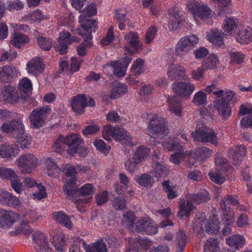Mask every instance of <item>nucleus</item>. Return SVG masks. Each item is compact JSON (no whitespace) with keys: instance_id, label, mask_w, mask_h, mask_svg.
<instances>
[{"instance_id":"obj_41","label":"nucleus","mask_w":252,"mask_h":252,"mask_svg":"<svg viewBox=\"0 0 252 252\" xmlns=\"http://www.w3.org/2000/svg\"><path fill=\"white\" fill-rule=\"evenodd\" d=\"M192 102L196 105H205L207 104V94L202 91H199L194 95Z\"/></svg>"},{"instance_id":"obj_25","label":"nucleus","mask_w":252,"mask_h":252,"mask_svg":"<svg viewBox=\"0 0 252 252\" xmlns=\"http://www.w3.org/2000/svg\"><path fill=\"white\" fill-rule=\"evenodd\" d=\"M241 26L238 25L237 19L233 17H227L223 23V29L225 35L236 34L237 30Z\"/></svg>"},{"instance_id":"obj_17","label":"nucleus","mask_w":252,"mask_h":252,"mask_svg":"<svg viewBox=\"0 0 252 252\" xmlns=\"http://www.w3.org/2000/svg\"><path fill=\"white\" fill-rule=\"evenodd\" d=\"M188 6L191 10L194 18L199 17L201 19L206 18L211 14V9L206 5H202L196 1H192L188 4Z\"/></svg>"},{"instance_id":"obj_28","label":"nucleus","mask_w":252,"mask_h":252,"mask_svg":"<svg viewBox=\"0 0 252 252\" xmlns=\"http://www.w3.org/2000/svg\"><path fill=\"white\" fill-rule=\"evenodd\" d=\"M112 99H117L124 95L127 91V87L117 81L112 82L110 85Z\"/></svg>"},{"instance_id":"obj_23","label":"nucleus","mask_w":252,"mask_h":252,"mask_svg":"<svg viewBox=\"0 0 252 252\" xmlns=\"http://www.w3.org/2000/svg\"><path fill=\"white\" fill-rule=\"evenodd\" d=\"M18 74L16 68L13 66L4 65L0 67V81L2 82L8 83Z\"/></svg>"},{"instance_id":"obj_60","label":"nucleus","mask_w":252,"mask_h":252,"mask_svg":"<svg viewBox=\"0 0 252 252\" xmlns=\"http://www.w3.org/2000/svg\"><path fill=\"white\" fill-rule=\"evenodd\" d=\"M7 9L9 11L14 10H18L24 7V3L19 0H16L14 1H6Z\"/></svg>"},{"instance_id":"obj_36","label":"nucleus","mask_w":252,"mask_h":252,"mask_svg":"<svg viewBox=\"0 0 252 252\" xmlns=\"http://www.w3.org/2000/svg\"><path fill=\"white\" fill-rule=\"evenodd\" d=\"M46 163L47 168V174L53 177L58 176L60 173L61 169L51 158L46 159Z\"/></svg>"},{"instance_id":"obj_11","label":"nucleus","mask_w":252,"mask_h":252,"mask_svg":"<svg viewBox=\"0 0 252 252\" xmlns=\"http://www.w3.org/2000/svg\"><path fill=\"white\" fill-rule=\"evenodd\" d=\"M18 166L23 173H31L37 164L38 159L32 154H26L19 157Z\"/></svg>"},{"instance_id":"obj_35","label":"nucleus","mask_w":252,"mask_h":252,"mask_svg":"<svg viewBox=\"0 0 252 252\" xmlns=\"http://www.w3.org/2000/svg\"><path fill=\"white\" fill-rule=\"evenodd\" d=\"M203 230L200 231H205L209 234L217 233L220 229L219 223L217 221H215L213 220L205 221L203 223Z\"/></svg>"},{"instance_id":"obj_55","label":"nucleus","mask_w":252,"mask_h":252,"mask_svg":"<svg viewBox=\"0 0 252 252\" xmlns=\"http://www.w3.org/2000/svg\"><path fill=\"white\" fill-rule=\"evenodd\" d=\"M15 172L11 168L2 167L0 168V178L10 180L16 175Z\"/></svg>"},{"instance_id":"obj_15","label":"nucleus","mask_w":252,"mask_h":252,"mask_svg":"<svg viewBox=\"0 0 252 252\" xmlns=\"http://www.w3.org/2000/svg\"><path fill=\"white\" fill-rule=\"evenodd\" d=\"M18 89L21 94L20 101L22 103H24L30 100L32 86L29 79L26 77L22 79L19 82Z\"/></svg>"},{"instance_id":"obj_52","label":"nucleus","mask_w":252,"mask_h":252,"mask_svg":"<svg viewBox=\"0 0 252 252\" xmlns=\"http://www.w3.org/2000/svg\"><path fill=\"white\" fill-rule=\"evenodd\" d=\"M36 41L40 48L44 50L49 51L51 48L52 42L49 38L39 36L36 38Z\"/></svg>"},{"instance_id":"obj_51","label":"nucleus","mask_w":252,"mask_h":252,"mask_svg":"<svg viewBox=\"0 0 252 252\" xmlns=\"http://www.w3.org/2000/svg\"><path fill=\"white\" fill-rule=\"evenodd\" d=\"M136 181L144 187L151 186L154 182L152 176L148 174H143L141 175Z\"/></svg>"},{"instance_id":"obj_30","label":"nucleus","mask_w":252,"mask_h":252,"mask_svg":"<svg viewBox=\"0 0 252 252\" xmlns=\"http://www.w3.org/2000/svg\"><path fill=\"white\" fill-rule=\"evenodd\" d=\"M53 217L58 223L70 229L72 228V223L69 216L63 212H55L53 213Z\"/></svg>"},{"instance_id":"obj_54","label":"nucleus","mask_w":252,"mask_h":252,"mask_svg":"<svg viewBox=\"0 0 252 252\" xmlns=\"http://www.w3.org/2000/svg\"><path fill=\"white\" fill-rule=\"evenodd\" d=\"M116 127L115 126L113 127L110 125H107L104 126L102 132L103 138L107 141H110L111 137L114 138Z\"/></svg>"},{"instance_id":"obj_16","label":"nucleus","mask_w":252,"mask_h":252,"mask_svg":"<svg viewBox=\"0 0 252 252\" xmlns=\"http://www.w3.org/2000/svg\"><path fill=\"white\" fill-rule=\"evenodd\" d=\"M70 104L76 115L83 114L85 111L84 109L87 106L85 94H81L72 97L70 101Z\"/></svg>"},{"instance_id":"obj_46","label":"nucleus","mask_w":252,"mask_h":252,"mask_svg":"<svg viewBox=\"0 0 252 252\" xmlns=\"http://www.w3.org/2000/svg\"><path fill=\"white\" fill-rule=\"evenodd\" d=\"M111 66L114 68V74L118 77H123L126 74V68L118 62L111 63Z\"/></svg>"},{"instance_id":"obj_1","label":"nucleus","mask_w":252,"mask_h":252,"mask_svg":"<svg viewBox=\"0 0 252 252\" xmlns=\"http://www.w3.org/2000/svg\"><path fill=\"white\" fill-rule=\"evenodd\" d=\"M213 95L217 96L213 101L214 107L218 111L222 120H227L231 114L230 104L237 101L235 93L230 90L224 92L219 88L213 92Z\"/></svg>"},{"instance_id":"obj_7","label":"nucleus","mask_w":252,"mask_h":252,"mask_svg":"<svg viewBox=\"0 0 252 252\" xmlns=\"http://www.w3.org/2000/svg\"><path fill=\"white\" fill-rule=\"evenodd\" d=\"M149 134L154 138L161 139L168 135L169 130L165 125V120L158 117L157 115L152 116L149 125Z\"/></svg>"},{"instance_id":"obj_9","label":"nucleus","mask_w":252,"mask_h":252,"mask_svg":"<svg viewBox=\"0 0 252 252\" xmlns=\"http://www.w3.org/2000/svg\"><path fill=\"white\" fill-rule=\"evenodd\" d=\"M51 109L47 106L40 107L33 109L29 116V120L33 127L42 126Z\"/></svg>"},{"instance_id":"obj_49","label":"nucleus","mask_w":252,"mask_h":252,"mask_svg":"<svg viewBox=\"0 0 252 252\" xmlns=\"http://www.w3.org/2000/svg\"><path fill=\"white\" fill-rule=\"evenodd\" d=\"M115 18L119 22V28L123 30L125 27L124 23L126 22V14L122 9H116L115 11Z\"/></svg>"},{"instance_id":"obj_53","label":"nucleus","mask_w":252,"mask_h":252,"mask_svg":"<svg viewBox=\"0 0 252 252\" xmlns=\"http://www.w3.org/2000/svg\"><path fill=\"white\" fill-rule=\"evenodd\" d=\"M144 63V61L140 58L136 59L133 63L131 67V72L134 75H139L143 72L142 66Z\"/></svg>"},{"instance_id":"obj_27","label":"nucleus","mask_w":252,"mask_h":252,"mask_svg":"<svg viewBox=\"0 0 252 252\" xmlns=\"http://www.w3.org/2000/svg\"><path fill=\"white\" fill-rule=\"evenodd\" d=\"M237 40L242 43L248 44L252 41V29L250 27L243 29L240 26L236 32Z\"/></svg>"},{"instance_id":"obj_45","label":"nucleus","mask_w":252,"mask_h":252,"mask_svg":"<svg viewBox=\"0 0 252 252\" xmlns=\"http://www.w3.org/2000/svg\"><path fill=\"white\" fill-rule=\"evenodd\" d=\"M22 232L25 235H29L31 233L32 230L28 224V222L22 221L20 225L16 227L15 231H11V235H16Z\"/></svg>"},{"instance_id":"obj_33","label":"nucleus","mask_w":252,"mask_h":252,"mask_svg":"<svg viewBox=\"0 0 252 252\" xmlns=\"http://www.w3.org/2000/svg\"><path fill=\"white\" fill-rule=\"evenodd\" d=\"M227 243L233 249L236 250L243 247L245 244V239L240 235H233L226 239Z\"/></svg>"},{"instance_id":"obj_8","label":"nucleus","mask_w":252,"mask_h":252,"mask_svg":"<svg viewBox=\"0 0 252 252\" xmlns=\"http://www.w3.org/2000/svg\"><path fill=\"white\" fill-rule=\"evenodd\" d=\"M198 41V38L194 34L182 38L176 46L175 51L176 56L184 58L188 53L194 48Z\"/></svg>"},{"instance_id":"obj_13","label":"nucleus","mask_w":252,"mask_h":252,"mask_svg":"<svg viewBox=\"0 0 252 252\" xmlns=\"http://www.w3.org/2000/svg\"><path fill=\"white\" fill-rule=\"evenodd\" d=\"M19 216L11 211L0 209V227L9 228L18 220Z\"/></svg>"},{"instance_id":"obj_50","label":"nucleus","mask_w":252,"mask_h":252,"mask_svg":"<svg viewBox=\"0 0 252 252\" xmlns=\"http://www.w3.org/2000/svg\"><path fill=\"white\" fill-rule=\"evenodd\" d=\"M10 181V185L14 190L18 193H20L23 190V185L17 175L16 174Z\"/></svg>"},{"instance_id":"obj_62","label":"nucleus","mask_w":252,"mask_h":252,"mask_svg":"<svg viewBox=\"0 0 252 252\" xmlns=\"http://www.w3.org/2000/svg\"><path fill=\"white\" fill-rule=\"evenodd\" d=\"M96 148L101 153L106 155L110 150V147H107L105 142L102 140H96L94 142Z\"/></svg>"},{"instance_id":"obj_40","label":"nucleus","mask_w":252,"mask_h":252,"mask_svg":"<svg viewBox=\"0 0 252 252\" xmlns=\"http://www.w3.org/2000/svg\"><path fill=\"white\" fill-rule=\"evenodd\" d=\"M163 147L169 151H176L177 152L183 151L184 150L179 142L169 141H165L162 143Z\"/></svg>"},{"instance_id":"obj_43","label":"nucleus","mask_w":252,"mask_h":252,"mask_svg":"<svg viewBox=\"0 0 252 252\" xmlns=\"http://www.w3.org/2000/svg\"><path fill=\"white\" fill-rule=\"evenodd\" d=\"M182 20L180 18L178 12L171 13L169 27L171 30H175L180 27Z\"/></svg>"},{"instance_id":"obj_19","label":"nucleus","mask_w":252,"mask_h":252,"mask_svg":"<svg viewBox=\"0 0 252 252\" xmlns=\"http://www.w3.org/2000/svg\"><path fill=\"white\" fill-rule=\"evenodd\" d=\"M74 140L69 145L67 149V153L70 155H74L78 154L79 156L85 157L87 154V150L85 148L81 146L80 144L83 142V140L75 135H73V139Z\"/></svg>"},{"instance_id":"obj_58","label":"nucleus","mask_w":252,"mask_h":252,"mask_svg":"<svg viewBox=\"0 0 252 252\" xmlns=\"http://www.w3.org/2000/svg\"><path fill=\"white\" fill-rule=\"evenodd\" d=\"M186 153L187 151L185 152L184 150L183 151L176 152L171 155L170 160L174 164L179 165L181 161L185 158Z\"/></svg>"},{"instance_id":"obj_44","label":"nucleus","mask_w":252,"mask_h":252,"mask_svg":"<svg viewBox=\"0 0 252 252\" xmlns=\"http://www.w3.org/2000/svg\"><path fill=\"white\" fill-rule=\"evenodd\" d=\"M205 214L204 213H197L196 217L197 219L193 223V229L194 231L200 232V230H203V223L204 222Z\"/></svg>"},{"instance_id":"obj_57","label":"nucleus","mask_w":252,"mask_h":252,"mask_svg":"<svg viewBox=\"0 0 252 252\" xmlns=\"http://www.w3.org/2000/svg\"><path fill=\"white\" fill-rule=\"evenodd\" d=\"M229 55L231 58V63H236L238 64L243 63L245 57V56L243 53L238 52H230Z\"/></svg>"},{"instance_id":"obj_37","label":"nucleus","mask_w":252,"mask_h":252,"mask_svg":"<svg viewBox=\"0 0 252 252\" xmlns=\"http://www.w3.org/2000/svg\"><path fill=\"white\" fill-rule=\"evenodd\" d=\"M111 204L115 210H123L126 208V199L121 196H117L111 200Z\"/></svg>"},{"instance_id":"obj_21","label":"nucleus","mask_w":252,"mask_h":252,"mask_svg":"<svg viewBox=\"0 0 252 252\" xmlns=\"http://www.w3.org/2000/svg\"><path fill=\"white\" fill-rule=\"evenodd\" d=\"M75 242L81 243L82 242L86 252H107L106 246L102 239L98 240L93 243L90 247L87 245L85 241H82L79 237L76 238Z\"/></svg>"},{"instance_id":"obj_61","label":"nucleus","mask_w":252,"mask_h":252,"mask_svg":"<svg viewBox=\"0 0 252 252\" xmlns=\"http://www.w3.org/2000/svg\"><path fill=\"white\" fill-rule=\"evenodd\" d=\"M147 223L144 233L148 235L155 234L158 232V227L153 221L149 219L147 220Z\"/></svg>"},{"instance_id":"obj_5","label":"nucleus","mask_w":252,"mask_h":252,"mask_svg":"<svg viewBox=\"0 0 252 252\" xmlns=\"http://www.w3.org/2000/svg\"><path fill=\"white\" fill-rule=\"evenodd\" d=\"M82 29L76 30L78 34L84 36L85 38L79 46L77 50L79 55L83 56L86 54V47L88 45H91L90 40L92 39V32H95L97 27L96 22L94 19H86L81 24Z\"/></svg>"},{"instance_id":"obj_20","label":"nucleus","mask_w":252,"mask_h":252,"mask_svg":"<svg viewBox=\"0 0 252 252\" xmlns=\"http://www.w3.org/2000/svg\"><path fill=\"white\" fill-rule=\"evenodd\" d=\"M19 149L16 144L8 143L0 145V158L10 159L19 154Z\"/></svg>"},{"instance_id":"obj_2","label":"nucleus","mask_w":252,"mask_h":252,"mask_svg":"<svg viewBox=\"0 0 252 252\" xmlns=\"http://www.w3.org/2000/svg\"><path fill=\"white\" fill-rule=\"evenodd\" d=\"M1 130L16 139V143L20 145L22 149H27L30 145L31 137L25 132L24 126L21 121L14 120L4 123L1 126Z\"/></svg>"},{"instance_id":"obj_47","label":"nucleus","mask_w":252,"mask_h":252,"mask_svg":"<svg viewBox=\"0 0 252 252\" xmlns=\"http://www.w3.org/2000/svg\"><path fill=\"white\" fill-rule=\"evenodd\" d=\"M77 194L80 196H87L93 194L94 191V186L91 184H86L77 189Z\"/></svg>"},{"instance_id":"obj_24","label":"nucleus","mask_w":252,"mask_h":252,"mask_svg":"<svg viewBox=\"0 0 252 252\" xmlns=\"http://www.w3.org/2000/svg\"><path fill=\"white\" fill-rule=\"evenodd\" d=\"M167 75L171 80H179L184 78L185 70L178 64H171L168 68Z\"/></svg>"},{"instance_id":"obj_31","label":"nucleus","mask_w":252,"mask_h":252,"mask_svg":"<svg viewBox=\"0 0 252 252\" xmlns=\"http://www.w3.org/2000/svg\"><path fill=\"white\" fill-rule=\"evenodd\" d=\"M224 33L217 29L212 30L210 34H208V39L216 46H220L223 45V36Z\"/></svg>"},{"instance_id":"obj_56","label":"nucleus","mask_w":252,"mask_h":252,"mask_svg":"<svg viewBox=\"0 0 252 252\" xmlns=\"http://www.w3.org/2000/svg\"><path fill=\"white\" fill-rule=\"evenodd\" d=\"M222 219L224 223L232 224L234 222L235 214L234 211L231 208H229L227 211L223 212Z\"/></svg>"},{"instance_id":"obj_34","label":"nucleus","mask_w":252,"mask_h":252,"mask_svg":"<svg viewBox=\"0 0 252 252\" xmlns=\"http://www.w3.org/2000/svg\"><path fill=\"white\" fill-rule=\"evenodd\" d=\"M150 150L144 146L138 147L135 152L133 158L136 160L135 162L140 163L149 157Z\"/></svg>"},{"instance_id":"obj_32","label":"nucleus","mask_w":252,"mask_h":252,"mask_svg":"<svg viewBox=\"0 0 252 252\" xmlns=\"http://www.w3.org/2000/svg\"><path fill=\"white\" fill-rule=\"evenodd\" d=\"M29 42V38L24 34L15 32L11 43L14 46L20 48Z\"/></svg>"},{"instance_id":"obj_3","label":"nucleus","mask_w":252,"mask_h":252,"mask_svg":"<svg viewBox=\"0 0 252 252\" xmlns=\"http://www.w3.org/2000/svg\"><path fill=\"white\" fill-rule=\"evenodd\" d=\"M172 89L177 95L168 96L167 98L169 111L180 116L182 114L180 105L181 97L190 96L194 90L195 87L189 82H178L173 84Z\"/></svg>"},{"instance_id":"obj_39","label":"nucleus","mask_w":252,"mask_h":252,"mask_svg":"<svg viewBox=\"0 0 252 252\" xmlns=\"http://www.w3.org/2000/svg\"><path fill=\"white\" fill-rule=\"evenodd\" d=\"M219 242L217 238H211L207 240L204 245V252H218Z\"/></svg>"},{"instance_id":"obj_38","label":"nucleus","mask_w":252,"mask_h":252,"mask_svg":"<svg viewBox=\"0 0 252 252\" xmlns=\"http://www.w3.org/2000/svg\"><path fill=\"white\" fill-rule=\"evenodd\" d=\"M51 242L54 244L55 249L58 252H63V247L65 243L64 237L62 235L55 234L53 236L52 239H50Z\"/></svg>"},{"instance_id":"obj_4","label":"nucleus","mask_w":252,"mask_h":252,"mask_svg":"<svg viewBox=\"0 0 252 252\" xmlns=\"http://www.w3.org/2000/svg\"><path fill=\"white\" fill-rule=\"evenodd\" d=\"M187 201L186 203L185 200H182L179 206V211L177 213V216L181 219L189 217L191 211L195 207L192 205V202L199 204L204 202H207L210 200L207 192H200L196 194H188L187 196Z\"/></svg>"},{"instance_id":"obj_64","label":"nucleus","mask_w":252,"mask_h":252,"mask_svg":"<svg viewBox=\"0 0 252 252\" xmlns=\"http://www.w3.org/2000/svg\"><path fill=\"white\" fill-rule=\"evenodd\" d=\"M215 163L222 171H226L228 168L229 163L228 161L223 157H217L215 159Z\"/></svg>"},{"instance_id":"obj_48","label":"nucleus","mask_w":252,"mask_h":252,"mask_svg":"<svg viewBox=\"0 0 252 252\" xmlns=\"http://www.w3.org/2000/svg\"><path fill=\"white\" fill-rule=\"evenodd\" d=\"M83 9H85L84 12H82L83 14L80 16L79 18L80 19L84 18V17H90L95 15L96 13V7L95 4H86L85 7Z\"/></svg>"},{"instance_id":"obj_29","label":"nucleus","mask_w":252,"mask_h":252,"mask_svg":"<svg viewBox=\"0 0 252 252\" xmlns=\"http://www.w3.org/2000/svg\"><path fill=\"white\" fill-rule=\"evenodd\" d=\"M114 139L122 144L131 145L132 144L131 138L127 131L119 127H116Z\"/></svg>"},{"instance_id":"obj_42","label":"nucleus","mask_w":252,"mask_h":252,"mask_svg":"<svg viewBox=\"0 0 252 252\" xmlns=\"http://www.w3.org/2000/svg\"><path fill=\"white\" fill-rule=\"evenodd\" d=\"M219 60L217 57L214 55L209 56L208 58L202 63V67L204 70L213 69L216 66Z\"/></svg>"},{"instance_id":"obj_12","label":"nucleus","mask_w":252,"mask_h":252,"mask_svg":"<svg viewBox=\"0 0 252 252\" xmlns=\"http://www.w3.org/2000/svg\"><path fill=\"white\" fill-rule=\"evenodd\" d=\"M76 38L71 37V34L67 31H63L60 33L58 43L55 46V50L60 54L63 55L67 53L68 45L73 41H77Z\"/></svg>"},{"instance_id":"obj_59","label":"nucleus","mask_w":252,"mask_h":252,"mask_svg":"<svg viewBox=\"0 0 252 252\" xmlns=\"http://www.w3.org/2000/svg\"><path fill=\"white\" fill-rule=\"evenodd\" d=\"M155 173L158 178L167 175L168 169L163 165L157 161L155 164Z\"/></svg>"},{"instance_id":"obj_10","label":"nucleus","mask_w":252,"mask_h":252,"mask_svg":"<svg viewBox=\"0 0 252 252\" xmlns=\"http://www.w3.org/2000/svg\"><path fill=\"white\" fill-rule=\"evenodd\" d=\"M125 44L124 49L127 53L134 54L140 50L142 44L140 41L138 34L135 32H131L126 34L124 37Z\"/></svg>"},{"instance_id":"obj_63","label":"nucleus","mask_w":252,"mask_h":252,"mask_svg":"<svg viewBox=\"0 0 252 252\" xmlns=\"http://www.w3.org/2000/svg\"><path fill=\"white\" fill-rule=\"evenodd\" d=\"M235 152L233 150H229L228 152V155L229 158L232 160L233 165L238 166L241 163L243 157H241V156L235 154Z\"/></svg>"},{"instance_id":"obj_6","label":"nucleus","mask_w":252,"mask_h":252,"mask_svg":"<svg viewBox=\"0 0 252 252\" xmlns=\"http://www.w3.org/2000/svg\"><path fill=\"white\" fill-rule=\"evenodd\" d=\"M191 136L195 141L210 143L215 145L218 144V139L215 130L204 124L198 125L195 131L191 133Z\"/></svg>"},{"instance_id":"obj_26","label":"nucleus","mask_w":252,"mask_h":252,"mask_svg":"<svg viewBox=\"0 0 252 252\" xmlns=\"http://www.w3.org/2000/svg\"><path fill=\"white\" fill-rule=\"evenodd\" d=\"M27 68L30 73L38 75L43 72L44 64L39 58H35L28 62Z\"/></svg>"},{"instance_id":"obj_18","label":"nucleus","mask_w":252,"mask_h":252,"mask_svg":"<svg viewBox=\"0 0 252 252\" xmlns=\"http://www.w3.org/2000/svg\"><path fill=\"white\" fill-rule=\"evenodd\" d=\"M32 237L35 244L34 247L37 252H51V248L43 233L40 231L35 232L33 234Z\"/></svg>"},{"instance_id":"obj_22","label":"nucleus","mask_w":252,"mask_h":252,"mask_svg":"<svg viewBox=\"0 0 252 252\" xmlns=\"http://www.w3.org/2000/svg\"><path fill=\"white\" fill-rule=\"evenodd\" d=\"M73 135H70L64 138L62 135H59L58 139H57L54 142L53 145V149L56 153L61 154L64 151L65 149V145L68 146V148L69 145H71V143L73 141Z\"/></svg>"},{"instance_id":"obj_14","label":"nucleus","mask_w":252,"mask_h":252,"mask_svg":"<svg viewBox=\"0 0 252 252\" xmlns=\"http://www.w3.org/2000/svg\"><path fill=\"white\" fill-rule=\"evenodd\" d=\"M1 94L2 100L10 104H16L20 100L17 90L10 85H6L1 89Z\"/></svg>"}]
</instances>
